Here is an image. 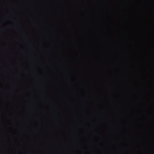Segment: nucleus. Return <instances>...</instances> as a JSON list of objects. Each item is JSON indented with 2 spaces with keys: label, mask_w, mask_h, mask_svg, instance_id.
Segmentation results:
<instances>
[{
  "label": "nucleus",
  "mask_w": 154,
  "mask_h": 154,
  "mask_svg": "<svg viewBox=\"0 0 154 154\" xmlns=\"http://www.w3.org/2000/svg\"><path fill=\"white\" fill-rule=\"evenodd\" d=\"M97 135H98L99 134H98V133H97Z\"/></svg>",
  "instance_id": "f257e3e1"
}]
</instances>
